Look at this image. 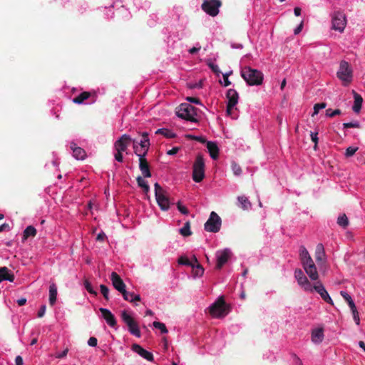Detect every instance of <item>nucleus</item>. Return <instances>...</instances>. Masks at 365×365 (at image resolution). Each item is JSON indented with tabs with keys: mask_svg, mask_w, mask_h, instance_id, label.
Returning a JSON list of instances; mask_svg holds the SVG:
<instances>
[{
	"mask_svg": "<svg viewBox=\"0 0 365 365\" xmlns=\"http://www.w3.org/2000/svg\"><path fill=\"white\" fill-rule=\"evenodd\" d=\"M136 180L138 186L143 188V192L148 193L150 190V187L148 185L147 182L141 176H138L136 178Z\"/></svg>",
	"mask_w": 365,
	"mask_h": 365,
	"instance_id": "c9c22d12",
	"label": "nucleus"
},
{
	"mask_svg": "<svg viewBox=\"0 0 365 365\" xmlns=\"http://www.w3.org/2000/svg\"><path fill=\"white\" fill-rule=\"evenodd\" d=\"M16 365H23V359L21 356H17L15 359Z\"/></svg>",
	"mask_w": 365,
	"mask_h": 365,
	"instance_id": "774afa93",
	"label": "nucleus"
},
{
	"mask_svg": "<svg viewBox=\"0 0 365 365\" xmlns=\"http://www.w3.org/2000/svg\"><path fill=\"white\" fill-rule=\"evenodd\" d=\"M57 297V287L55 284H51L49 287V304L53 306L56 301Z\"/></svg>",
	"mask_w": 365,
	"mask_h": 365,
	"instance_id": "c85d7f7f",
	"label": "nucleus"
},
{
	"mask_svg": "<svg viewBox=\"0 0 365 365\" xmlns=\"http://www.w3.org/2000/svg\"><path fill=\"white\" fill-rule=\"evenodd\" d=\"M226 96L228 99L226 112L227 115H231L233 108L238 103L239 95L237 91L230 88L227 91Z\"/></svg>",
	"mask_w": 365,
	"mask_h": 365,
	"instance_id": "f8f14e48",
	"label": "nucleus"
},
{
	"mask_svg": "<svg viewBox=\"0 0 365 365\" xmlns=\"http://www.w3.org/2000/svg\"><path fill=\"white\" fill-rule=\"evenodd\" d=\"M133 149L135 153L139 157V168L144 178H150L151 173L150 170V165L148 160L145 158V154H141L139 150L138 145L134 144Z\"/></svg>",
	"mask_w": 365,
	"mask_h": 365,
	"instance_id": "9b49d317",
	"label": "nucleus"
},
{
	"mask_svg": "<svg viewBox=\"0 0 365 365\" xmlns=\"http://www.w3.org/2000/svg\"><path fill=\"white\" fill-rule=\"evenodd\" d=\"M353 93H354V106L352 107V109H353L354 112L359 113L362 106L363 98L359 93H357L354 91H353Z\"/></svg>",
	"mask_w": 365,
	"mask_h": 365,
	"instance_id": "cd10ccee",
	"label": "nucleus"
},
{
	"mask_svg": "<svg viewBox=\"0 0 365 365\" xmlns=\"http://www.w3.org/2000/svg\"><path fill=\"white\" fill-rule=\"evenodd\" d=\"M178 210L183 215H187L189 213L188 209L183 206L180 202L177 203Z\"/></svg>",
	"mask_w": 365,
	"mask_h": 365,
	"instance_id": "5fc2aeb1",
	"label": "nucleus"
},
{
	"mask_svg": "<svg viewBox=\"0 0 365 365\" xmlns=\"http://www.w3.org/2000/svg\"><path fill=\"white\" fill-rule=\"evenodd\" d=\"M337 223L339 225L343 227H346L349 225V220L348 217L345 214H343L342 215H340L337 219Z\"/></svg>",
	"mask_w": 365,
	"mask_h": 365,
	"instance_id": "4c0bfd02",
	"label": "nucleus"
},
{
	"mask_svg": "<svg viewBox=\"0 0 365 365\" xmlns=\"http://www.w3.org/2000/svg\"><path fill=\"white\" fill-rule=\"evenodd\" d=\"M84 286H85V288L91 294H93L95 296L97 295V292H96L93 287H92V285L88 281V280H85L84 281Z\"/></svg>",
	"mask_w": 365,
	"mask_h": 365,
	"instance_id": "09e8293b",
	"label": "nucleus"
},
{
	"mask_svg": "<svg viewBox=\"0 0 365 365\" xmlns=\"http://www.w3.org/2000/svg\"><path fill=\"white\" fill-rule=\"evenodd\" d=\"M240 206L243 210H248L251 207L252 205L251 202L249 201L247 197L245 196H239L237 197Z\"/></svg>",
	"mask_w": 365,
	"mask_h": 365,
	"instance_id": "473e14b6",
	"label": "nucleus"
},
{
	"mask_svg": "<svg viewBox=\"0 0 365 365\" xmlns=\"http://www.w3.org/2000/svg\"><path fill=\"white\" fill-rule=\"evenodd\" d=\"M178 262L180 264L187 265V266H190V267H191V265H192V261H190V259L185 256H181L178 259Z\"/></svg>",
	"mask_w": 365,
	"mask_h": 365,
	"instance_id": "79ce46f5",
	"label": "nucleus"
},
{
	"mask_svg": "<svg viewBox=\"0 0 365 365\" xmlns=\"http://www.w3.org/2000/svg\"><path fill=\"white\" fill-rule=\"evenodd\" d=\"M221 218L214 211L211 212L209 219L205 223V230L210 232H217L221 227Z\"/></svg>",
	"mask_w": 365,
	"mask_h": 365,
	"instance_id": "6e6552de",
	"label": "nucleus"
},
{
	"mask_svg": "<svg viewBox=\"0 0 365 365\" xmlns=\"http://www.w3.org/2000/svg\"><path fill=\"white\" fill-rule=\"evenodd\" d=\"M222 6L220 0H204L202 9L211 16H216L219 14V8Z\"/></svg>",
	"mask_w": 365,
	"mask_h": 365,
	"instance_id": "9d476101",
	"label": "nucleus"
},
{
	"mask_svg": "<svg viewBox=\"0 0 365 365\" xmlns=\"http://www.w3.org/2000/svg\"><path fill=\"white\" fill-rule=\"evenodd\" d=\"M326 107H327L326 103H316L314 106V112L312 113V116H314L315 115L318 114L321 109H324Z\"/></svg>",
	"mask_w": 365,
	"mask_h": 365,
	"instance_id": "a19ab883",
	"label": "nucleus"
},
{
	"mask_svg": "<svg viewBox=\"0 0 365 365\" xmlns=\"http://www.w3.org/2000/svg\"><path fill=\"white\" fill-rule=\"evenodd\" d=\"M132 350L149 361H153L154 360L153 354L144 349L138 344H133L132 345Z\"/></svg>",
	"mask_w": 365,
	"mask_h": 365,
	"instance_id": "a211bd4d",
	"label": "nucleus"
},
{
	"mask_svg": "<svg viewBox=\"0 0 365 365\" xmlns=\"http://www.w3.org/2000/svg\"><path fill=\"white\" fill-rule=\"evenodd\" d=\"M71 148L73 150V155L75 158H76L77 160L85 159L86 153L83 148L76 146V145L73 143L71 144Z\"/></svg>",
	"mask_w": 365,
	"mask_h": 365,
	"instance_id": "4be33fe9",
	"label": "nucleus"
},
{
	"mask_svg": "<svg viewBox=\"0 0 365 365\" xmlns=\"http://www.w3.org/2000/svg\"><path fill=\"white\" fill-rule=\"evenodd\" d=\"M122 153L123 152H120V151H116V153L114 155V158H115V160H117L118 162L123 161V158Z\"/></svg>",
	"mask_w": 365,
	"mask_h": 365,
	"instance_id": "680f3d73",
	"label": "nucleus"
},
{
	"mask_svg": "<svg viewBox=\"0 0 365 365\" xmlns=\"http://www.w3.org/2000/svg\"><path fill=\"white\" fill-rule=\"evenodd\" d=\"M206 146L210 157L214 160L217 159L219 157V148L217 143L212 141H207Z\"/></svg>",
	"mask_w": 365,
	"mask_h": 365,
	"instance_id": "6ab92c4d",
	"label": "nucleus"
},
{
	"mask_svg": "<svg viewBox=\"0 0 365 365\" xmlns=\"http://www.w3.org/2000/svg\"><path fill=\"white\" fill-rule=\"evenodd\" d=\"M100 289H101V292L103 297L106 300H108L109 299V297H108L109 289H108V288L106 285H104V284H101L100 285Z\"/></svg>",
	"mask_w": 365,
	"mask_h": 365,
	"instance_id": "8fccbe9b",
	"label": "nucleus"
},
{
	"mask_svg": "<svg viewBox=\"0 0 365 365\" xmlns=\"http://www.w3.org/2000/svg\"><path fill=\"white\" fill-rule=\"evenodd\" d=\"M187 100L188 101L191 102V103H195V104H197V105L201 104L200 100L199 98H197L187 97Z\"/></svg>",
	"mask_w": 365,
	"mask_h": 365,
	"instance_id": "e2e57ef3",
	"label": "nucleus"
},
{
	"mask_svg": "<svg viewBox=\"0 0 365 365\" xmlns=\"http://www.w3.org/2000/svg\"><path fill=\"white\" fill-rule=\"evenodd\" d=\"M232 170L235 175H240L242 173L241 167L235 162L232 163Z\"/></svg>",
	"mask_w": 365,
	"mask_h": 365,
	"instance_id": "de8ad7c7",
	"label": "nucleus"
},
{
	"mask_svg": "<svg viewBox=\"0 0 365 365\" xmlns=\"http://www.w3.org/2000/svg\"><path fill=\"white\" fill-rule=\"evenodd\" d=\"M241 76L250 86H259L262 83L263 74L261 71L249 66L243 68Z\"/></svg>",
	"mask_w": 365,
	"mask_h": 365,
	"instance_id": "f257e3e1",
	"label": "nucleus"
},
{
	"mask_svg": "<svg viewBox=\"0 0 365 365\" xmlns=\"http://www.w3.org/2000/svg\"><path fill=\"white\" fill-rule=\"evenodd\" d=\"M343 127L344 128H360V124L357 121L351 122V123H343Z\"/></svg>",
	"mask_w": 365,
	"mask_h": 365,
	"instance_id": "3c124183",
	"label": "nucleus"
},
{
	"mask_svg": "<svg viewBox=\"0 0 365 365\" xmlns=\"http://www.w3.org/2000/svg\"><path fill=\"white\" fill-rule=\"evenodd\" d=\"M196 108L189 103H182L178 108L176 111L177 115L182 118L191 122H197Z\"/></svg>",
	"mask_w": 365,
	"mask_h": 365,
	"instance_id": "f03ea898",
	"label": "nucleus"
},
{
	"mask_svg": "<svg viewBox=\"0 0 365 365\" xmlns=\"http://www.w3.org/2000/svg\"><path fill=\"white\" fill-rule=\"evenodd\" d=\"M155 195L156 201L160 209L163 211H166L170 208V201L166 192L163 187L158 183H155Z\"/></svg>",
	"mask_w": 365,
	"mask_h": 365,
	"instance_id": "423d86ee",
	"label": "nucleus"
},
{
	"mask_svg": "<svg viewBox=\"0 0 365 365\" xmlns=\"http://www.w3.org/2000/svg\"><path fill=\"white\" fill-rule=\"evenodd\" d=\"M120 317L122 321L128 327L129 332L136 337H140V331L135 319L125 310L121 312Z\"/></svg>",
	"mask_w": 365,
	"mask_h": 365,
	"instance_id": "39448f33",
	"label": "nucleus"
},
{
	"mask_svg": "<svg viewBox=\"0 0 365 365\" xmlns=\"http://www.w3.org/2000/svg\"><path fill=\"white\" fill-rule=\"evenodd\" d=\"M36 235V230L34 227L29 225L24 231L23 240H27L29 237H35Z\"/></svg>",
	"mask_w": 365,
	"mask_h": 365,
	"instance_id": "7c9ffc66",
	"label": "nucleus"
},
{
	"mask_svg": "<svg viewBox=\"0 0 365 365\" xmlns=\"http://www.w3.org/2000/svg\"><path fill=\"white\" fill-rule=\"evenodd\" d=\"M231 255V252L228 249H225L217 252L216 269H220L222 266L228 261Z\"/></svg>",
	"mask_w": 365,
	"mask_h": 365,
	"instance_id": "2eb2a0df",
	"label": "nucleus"
},
{
	"mask_svg": "<svg viewBox=\"0 0 365 365\" xmlns=\"http://www.w3.org/2000/svg\"><path fill=\"white\" fill-rule=\"evenodd\" d=\"M180 148L178 147H174L171 150H169L167 151V154L169 155H175L179 151Z\"/></svg>",
	"mask_w": 365,
	"mask_h": 365,
	"instance_id": "0e129e2a",
	"label": "nucleus"
},
{
	"mask_svg": "<svg viewBox=\"0 0 365 365\" xmlns=\"http://www.w3.org/2000/svg\"><path fill=\"white\" fill-rule=\"evenodd\" d=\"M310 255L309 254V252L307 251V250L305 248L304 246H301L300 248H299V258H300V260L302 261L305 259H307L309 257H310Z\"/></svg>",
	"mask_w": 365,
	"mask_h": 365,
	"instance_id": "58836bf2",
	"label": "nucleus"
},
{
	"mask_svg": "<svg viewBox=\"0 0 365 365\" xmlns=\"http://www.w3.org/2000/svg\"><path fill=\"white\" fill-rule=\"evenodd\" d=\"M232 73V71H230L229 73H224L222 76H223V79H224V86H228L231 84V82L229 81L228 79V77L230 75H231Z\"/></svg>",
	"mask_w": 365,
	"mask_h": 365,
	"instance_id": "4d7b16f0",
	"label": "nucleus"
},
{
	"mask_svg": "<svg viewBox=\"0 0 365 365\" xmlns=\"http://www.w3.org/2000/svg\"><path fill=\"white\" fill-rule=\"evenodd\" d=\"M318 133H313L311 132V139L314 143V149L316 150L317 148L318 144V137H317Z\"/></svg>",
	"mask_w": 365,
	"mask_h": 365,
	"instance_id": "6e6d98bb",
	"label": "nucleus"
},
{
	"mask_svg": "<svg viewBox=\"0 0 365 365\" xmlns=\"http://www.w3.org/2000/svg\"><path fill=\"white\" fill-rule=\"evenodd\" d=\"M207 65L217 75H219L221 73V71L219 69V67L217 65L214 64L210 60H208L207 61Z\"/></svg>",
	"mask_w": 365,
	"mask_h": 365,
	"instance_id": "37998d69",
	"label": "nucleus"
},
{
	"mask_svg": "<svg viewBox=\"0 0 365 365\" xmlns=\"http://www.w3.org/2000/svg\"><path fill=\"white\" fill-rule=\"evenodd\" d=\"M110 280L114 288L120 293L125 289V284L116 272H113L111 273Z\"/></svg>",
	"mask_w": 365,
	"mask_h": 365,
	"instance_id": "dca6fc26",
	"label": "nucleus"
},
{
	"mask_svg": "<svg viewBox=\"0 0 365 365\" xmlns=\"http://www.w3.org/2000/svg\"><path fill=\"white\" fill-rule=\"evenodd\" d=\"M122 295L123 299L125 301L130 302H140V297L139 294H135L134 292H130L125 289L123 292H122Z\"/></svg>",
	"mask_w": 365,
	"mask_h": 365,
	"instance_id": "393cba45",
	"label": "nucleus"
},
{
	"mask_svg": "<svg viewBox=\"0 0 365 365\" xmlns=\"http://www.w3.org/2000/svg\"><path fill=\"white\" fill-rule=\"evenodd\" d=\"M341 113V110L336 109L334 110H332L331 108H329L326 110V115L329 118H333L337 115H340Z\"/></svg>",
	"mask_w": 365,
	"mask_h": 365,
	"instance_id": "c03bdc74",
	"label": "nucleus"
},
{
	"mask_svg": "<svg viewBox=\"0 0 365 365\" xmlns=\"http://www.w3.org/2000/svg\"><path fill=\"white\" fill-rule=\"evenodd\" d=\"M14 274L6 267H0V282L4 280L14 282Z\"/></svg>",
	"mask_w": 365,
	"mask_h": 365,
	"instance_id": "412c9836",
	"label": "nucleus"
},
{
	"mask_svg": "<svg viewBox=\"0 0 365 365\" xmlns=\"http://www.w3.org/2000/svg\"><path fill=\"white\" fill-rule=\"evenodd\" d=\"M180 235H182L184 237H188L192 235V232L190 230V222H186L183 227L180 229L179 230Z\"/></svg>",
	"mask_w": 365,
	"mask_h": 365,
	"instance_id": "f704fd0d",
	"label": "nucleus"
},
{
	"mask_svg": "<svg viewBox=\"0 0 365 365\" xmlns=\"http://www.w3.org/2000/svg\"><path fill=\"white\" fill-rule=\"evenodd\" d=\"M312 288L313 291H316L326 302L334 304L331 298L321 282L317 281Z\"/></svg>",
	"mask_w": 365,
	"mask_h": 365,
	"instance_id": "4468645a",
	"label": "nucleus"
},
{
	"mask_svg": "<svg viewBox=\"0 0 365 365\" xmlns=\"http://www.w3.org/2000/svg\"><path fill=\"white\" fill-rule=\"evenodd\" d=\"M351 312L353 314L354 320L355 321L356 324L357 325H359L360 323V319H359V312L357 311L356 307L351 309Z\"/></svg>",
	"mask_w": 365,
	"mask_h": 365,
	"instance_id": "603ef678",
	"label": "nucleus"
},
{
	"mask_svg": "<svg viewBox=\"0 0 365 365\" xmlns=\"http://www.w3.org/2000/svg\"><path fill=\"white\" fill-rule=\"evenodd\" d=\"M68 352V349H65L61 353L56 354V357L58 359L63 358L65 357Z\"/></svg>",
	"mask_w": 365,
	"mask_h": 365,
	"instance_id": "69168bd1",
	"label": "nucleus"
},
{
	"mask_svg": "<svg viewBox=\"0 0 365 365\" xmlns=\"http://www.w3.org/2000/svg\"><path fill=\"white\" fill-rule=\"evenodd\" d=\"M307 275L309 277L311 280L316 281L319 278V274L315 264H312L310 267H309L305 270Z\"/></svg>",
	"mask_w": 365,
	"mask_h": 365,
	"instance_id": "c756f323",
	"label": "nucleus"
},
{
	"mask_svg": "<svg viewBox=\"0 0 365 365\" xmlns=\"http://www.w3.org/2000/svg\"><path fill=\"white\" fill-rule=\"evenodd\" d=\"M186 137L190 139L195 140L202 143H205L207 142L206 139L205 138H203L202 136H195L192 135H187Z\"/></svg>",
	"mask_w": 365,
	"mask_h": 365,
	"instance_id": "864d4df0",
	"label": "nucleus"
},
{
	"mask_svg": "<svg viewBox=\"0 0 365 365\" xmlns=\"http://www.w3.org/2000/svg\"><path fill=\"white\" fill-rule=\"evenodd\" d=\"M153 324L155 328L159 329L163 334L168 333V331L165 324L160 322H154Z\"/></svg>",
	"mask_w": 365,
	"mask_h": 365,
	"instance_id": "ea45409f",
	"label": "nucleus"
},
{
	"mask_svg": "<svg viewBox=\"0 0 365 365\" xmlns=\"http://www.w3.org/2000/svg\"><path fill=\"white\" fill-rule=\"evenodd\" d=\"M297 283L304 291L313 292V286L305 275L301 277V278L297 280Z\"/></svg>",
	"mask_w": 365,
	"mask_h": 365,
	"instance_id": "b1692460",
	"label": "nucleus"
},
{
	"mask_svg": "<svg viewBox=\"0 0 365 365\" xmlns=\"http://www.w3.org/2000/svg\"><path fill=\"white\" fill-rule=\"evenodd\" d=\"M302 264V267L304 268V269L305 270L307 268H308L309 267H310L312 264H314L313 259H312V257H309L307 259H305L302 261H301Z\"/></svg>",
	"mask_w": 365,
	"mask_h": 365,
	"instance_id": "49530a36",
	"label": "nucleus"
},
{
	"mask_svg": "<svg viewBox=\"0 0 365 365\" xmlns=\"http://www.w3.org/2000/svg\"><path fill=\"white\" fill-rule=\"evenodd\" d=\"M340 294L342 296V297L344 299V300L348 303L351 309L356 307L354 301L352 300L351 296L347 292H346L344 291H341Z\"/></svg>",
	"mask_w": 365,
	"mask_h": 365,
	"instance_id": "e433bc0d",
	"label": "nucleus"
},
{
	"mask_svg": "<svg viewBox=\"0 0 365 365\" xmlns=\"http://www.w3.org/2000/svg\"><path fill=\"white\" fill-rule=\"evenodd\" d=\"M205 178V162L201 155L196 157L192 168V179L196 182H201Z\"/></svg>",
	"mask_w": 365,
	"mask_h": 365,
	"instance_id": "0eeeda50",
	"label": "nucleus"
},
{
	"mask_svg": "<svg viewBox=\"0 0 365 365\" xmlns=\"http://www.w3.org/2000/svg\"><path fill=\"white\" fill-rule=\"evenodd\" d=\"M358 150V148L357 147H348L346 150V152H345V155L346 158H349V157H351L353 156L355 153Z\"/></svg>",
	"mask_w": 365,
	"mask_h": 365,
	"instance_id": "a18cd8bd",
	"label": "nucleus"
},
{
	"mask_svg": "<svg viewBox=\"0 0 365 365\" xmlns=\"http://www.w3.org/2000/svg\"><path fill=\"white\" fill-rule=\"evenodd\" d=\"M99 311L101 312L103 318L106 320V323L110 327H115L116 326V319L109 309L106 308H100Z\"/></svg>",
	"mask_w": 365,
	"mask_h": 365,
	"instance_id": "f3484780",
	"label": "nucleus"
},
{
	"mask_svg": "<svg viewBox=\"0 0 365 365\" xmlns=\"http://www.w3.org/2000/svg\"><path fill=\"white\" fill-rule=\"evenodd\" d=\"M131 142L135 143L130 136L127 134H123L118 140L114 143V148L115 151L124 152L127 150Z\"/></svg>",
	"mask_w": 365,
	"mask_h": 365,
	"instance_id": "ddd939ff",
	"label": "nucleus"
},
{
	"mask_svg": "<svg viewBox=\"0 0 365 365\" xmlns=\"http://www.w3.org/2000/svg\"><path fill=\"white\" fill-rule=\"evenodd\" d=\"M336 76L345 86H348L352 81L353 71L347 61H341L340 62Z\"/></svg>",
	"mask_w": 365,
	"mask_h": 365,
	"instance_id": "7ed1b4c3",
	"label": "nucleus"
},
{
	"mask_svg": "<svg viewBox=\"0 0 365 365\" xmlns=\"http://www.w3.org/2000/svg\"><path fill=\"white\" fill-rule=\"evenodd\" d=\"M155 134L163 135V136H165L167 138H174L176 136L175 133H174L170 130L167 129V128L158 129L155 131Z\"/></svg>",
	"mask_w": 365,
	"mask_h": 365,
	"instance_id": "2f4dec72",
	"label": "nucleus"
},
{
	"mask_svg": "<svg viewBox=\"0 0 365 365\" xmlns=\"http://www.w3.org/2000/svg\"><path fill=\"white\" fill-rule=\"evenodd\" d=\"M91 96V93L84 91L80 93L78 96L75 97L73 102L77 104L82 103L85 100L88 99Z\"/></svg>",
	"mask_w": 365,
	"mask_h": 365,
	"instance_id": "72a5a7b5",
	"label": "nucleus"
},
{
	"mask_svg": "<svg viewBox=\"0 0 365 365\" xmlns=\"http://www.w3.org/2000/svg\"><path fill=\"white\" fill-rule=\"evenodd\" d=\"M324 339V330L322 328L317 329L312 332V341L313 343L319 344Z\"/></svg>",
	"mask_w": 365,
	"mask_h": 365,
	"instance_id": "5701e85b",
	"label": "nucleus"
},
{
	"mask_svg": "<svg viewBox=\"0 0 365 365\" xmlns=\"http://www.w3.org/2000/svg\"><path fill=\"white\" fill-rule=\"evenodd\" d=\"M192 269V274L195 277H199L202 276L204 273V268L199 263L197 258H195V263L192 262V265H191Z\"/></svg>",
	"mask_w": 365,
	"mask_h": 365,
	"instance_id": "a878e982",
	"label": "nucleus"
},
{
	"mask_svg": "<svg viewBox=\"0 0 365 365\" xmlns=\"http://www.w3.org/2000/svg\"><path fill=\"white\" fill-rule=\"evenodd\" d=\"M325 258L324 248L322 244L319 243L317 245L315 250V259L318 263L323 262Z\"/></svg>",
	"mask_w": 365,
	"mask_h": 365,
	"instance_id": "bb28decb",
	"label": "nucleus"
},
{
	"mask_svg": "<svg viewBox=\"0 0 365 365\" xmlns=\"http://www.w3.org/2000/svg\"><path fill=\"white\" fill-rule=\"evenodd\" d=\"M303 29V21H302L299 25L294 30V34L295 35L299 34Z\"/></svg>",
	"mask_w": 365,
	"mask_h": 365,
	"instance_id": "338daca9",
	"label": "nucleus"
},
{
	"mask_svg": "<svg viewBox=\"0 0 365 365\" xmlns=\"http://www.w3.org/2000/svg\"><path fill=\"white\" fill-rule=\"evenodd\" d=\"M209 312L210 315L215 318L224 317L228 314L227 304L223 297H220L217 301L210 306Z\"/></svg>",
	"mask_w": 365,
	"mask_h": 365,
	"instance_id": "20e7f679",
	"label": "nucleus"
},
{
	"mask_svg": "<svg viewBox=\"0 0 365 365\" xmlns=\"http://www.w3.org/2000/svg\"><path fill=\"white\" fill-rule=\"evenodd\" d=\"M97 343H98V340L96 337H90L88 341V344L91 346H97Z\"/></svg>",
	"mask_w": 365,
	"mask_h": 365,
	"instance_id": "bf43d9fd",
	"label": "nucleus"
},
{
	"mask_svg": "<svg viewBox=\"0 0 365 365\" xmlns=\"http://www.w3.org/2000/svg\"><path fill=\"white\" fill-rule=\"evenodd\" d=\"M331 23L333 29L343 32L346 25L345 14L340 11H334L331 16Z\"/></svg>",
	"mask_w": 365,
	"mask_h": 365,
	"instance_id": "1a4fd4ad",
	"label": "nucleus"
},
{
	"mask_svg": "<svg viewBox=\"0 0 365 365\" xmlns=\"http://www.w3.org/2000/svg\"><path fill=\"white\" fill-rule=\"evenodd\" d=\"M46 307L45 304L42 305L38 312V317L41 318L44 316L46 312Z\"/></svg>",
	"mask_w": 365,
	"mask_h": 365,
	"instance_id": "052dcab7",
	"label": "nucleus"
},
{
	"mask_svg": "<svg viewBox=\"0 0 365 365\" xmlns=\"http://www.w3.org/2000/svg\"><path fill=\"white\" fill-rule=\"evenodd\" d=\"M304 274L301 269H296L294 271V277L297 281L301 278V277L304 276Z\"/></svg>",
	"mask_w": 365,
	"mask_h": 365,
	"instance_id": "13d9d810",
	"label": "nucleus"
},
{
	"mask_svg": "<svg viewBox=\"0 0 365 365\" xmlns=\"http://www.w3.org/2000/svg\"><path fill=\"white\" fill-rule=\"evenodd\" d=\"M142 137L143 140H141L140 143H139L140 145V149L139 148V150L141 154H145V155H146L150 147V140L148 138V133H143Z\"/></svg>",
	"mask_w": 365,
	"mask_h": 365,
	"instance_id": "aec40b11",
	"label": "nucleus"
}]
</instances>
